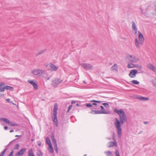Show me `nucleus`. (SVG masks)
<instances>
[{
  "mask_svg": "<svg viewBox=\"0 0 156 156\" xmlns=\"http://www.w3.org/2000/svg\"><path fill=\"white\" fill-rule=\"evenodd\" d=\"M106 139H108V140H109L111 139V138H108V137H107V138H106Z\"/></svg>",
  "mask_w": 156,
  "mask_h": 156,
  "instance_id": "6e6d98bb",
  "label": "nucleus"
},
{
  "mask_svg": "<svg viewBox=\"0 0 156 156\" xmlns=\"http://www.w3.org/2000/svg\"><path fill=\"white\" fill-rule=\"evenodd\" d=\"M135 65L133 63H129L128 64L127 67L128 68H135Z\"/></svg>",
  "mask_w": 156,
  "mask_h": 156,
  "instance_id": "5701e85b",
  "label": "nucleus"
},
{
  "mask_svg": "<svg viewBox=\"0 0 156 156\" xmlns=\"http://www.w3.org/2000/svg\"><path fill=\"white\" fill-rule=\"evenodd\" d=\"M76 103V101H72L71 102V103L72 104H74Z\"/></svg>",
  "mask_w": 156,
  "mask_h": 156,
  "instance_id": "603ef678",
  "label": "nucleus"
},
{
  "mask_svg": "<svg viewBox=\"0 0 156 156\" xmlns=\"http://www.w3.org/2000/svg\"><path fill=\"white\" fill-rule=\"evenodd\" d=\"M6 101L8 102H10V99L8 98L6 99Z\"/></svg>",
  "mask_w": 156,
  "mask_h": 156,
  "instance_id": "5fc2aeb1",
  "label": "nucleus"
},
{
  "mask_svg": "<svg viewBox=\"0 0 156 156\" xmlns=\"http://www.w3.org/2000/svg\"><path fill=\"white\" fill-rule=\"evenodd\" d=\"M149 123V122L148 121H145L144 122V123L145 124H148Z\"/></svg>",
  "mask_w": 156,
  "mask_h": 156,
  "instance_id": "09e8293b",
  "label": "nucleus"
},
{
  "mask_svg": "<svg viewBox=\"0 0 156 156\" xmlns=\"http://www.w3.org/2000/svg\"><path fill=\"white\" fill-rule=\"evenodd\" d=\"M139 42L138 41L137 39L136 38L135 40V45L137 48L140 47V44L143 45L144 41V38L142 34L140 31H138Z\"/></svg>",
  "mask_w": 156,
  "mask_h": 156,
  "instance_id": "f03ea898",
  "label": "nucleus"
},
{
  "mask_svg": "<svg viewBox=\"0 0 156 156\" xmlns=\"http://www.w3.org/2000/svg\"><path fill=\"white\" fill-rule=\"evenodd\" d=\"M85 105L87 107L90 108L91 109L93 108H92V105L91 104H90V103L87 104Z\"/></svg>",
  "mask_w": 156,
  "mask_h": 156,
  "instance_id": "72a5a7b5",
  "label": "nucleus"
},
{
  "mask_svg": "<svg viewBox=\"0 0 156 156\" xmlns=\"http://www.w3.org/2000/svg\"><path fill=\"white\" fill-rule=\"evenodd\" d=\"M80 65L87 70H91L92 68V65L90 64L83 63Z\"/></svg>",
  "mask_w": 156,
  "mask_h": 156,
  "instance_id": "0eeeda50",
  "label": "nucleus"
},
{
  "mask_svg": "<svg viewBox=\"0 0 156 156\" xmlns=\"http://www.w3.org/2000/svg\"><path fill=\"white\" fill-rule=\"evenodd\" d=\"M140 12L141 13H142V14H143V9H141V8H140Z\"/></svg>",
  "mask_w": 156,
  "mask_h": 156,
  "instance_id": "3c124183",
  "label": "nucleus"
},
{
  "mask_svg": "<svg viewBox=\"0 0 156 156\" xmlns=\"http://www.w3.org/2000/svg\"><path fill=\"white\" fill-rule=\"evenodd\" d=\"M45 49H44L39 51L36 55V56H37L39 55L43 54L45 51Z\"/></svg>",
  "mask_w": 156,
  "mask_h": 156,
  "instance_id": "bb28decb",
  "label": "nucleus"
},
{
  "mask_svg": "<svg viewBox=\"0 0 156 156\" xmlns=\"http://www.w3.org/2000/svg\"><path fill=\"white\" fill-rule=\"evenodd\" d=\"M111 69L112 70H115L118 71L117 65L116 63L112 67Z\"/></svg>",
  "mask_w": 156,
  "mask_h": 156,
  "instance_id": "aec40b11",
  "label": "nucleus"
},
{
  "mask_svg": "<svg viewBox=\"0 0 156 156\" xmlns=\"http://www.w3.org/2000/svg\"><path fill=\"white\" fill-rule=\"evenodd\" d=\"M38 143V145L39 146H41V143L40 141H39L37 142Z\"/></svg>",
  "mask_w": 156,
  "mask_h": 156,
  "instance_id": "c03bdc74",
  "label": "nucleus"
},
{
  "mask_svg": "<svg viewBox=\"0 0 156 156\" xmlns=\"http://www.w3.org/2000/svg\"><path fill=\"white\" fill-rule=\"evenodd\" d=\"M136 98L140 101H147L149 100L148 98L140 96H137Z\"/></svg>",
  "mask_w": 156,
  "mask_h": 156,
  "instance_id": "dca6fc26",
  "label": "nucleus"
},
{
  "mask_svg": "<svg viewBox=\"0 0 156 156\" xmlns=\"http://www.w3.org/2000/svg\"><path fill=\"white\" fill-rule=\"evenodd\" d=\"M4 122L8 124H10V121L8 119L5 118H0V123L4 126Z\"/></svg>",
  "mask_w": 156,
  "mask_h": 156,
  "instance_id": "9b49d317",
  "label": "nucleus"
},
{
  "mask_svg": "<svg viewBox=\"0 0 156 156\" xmlns=\"http://www.w3.org/2000/svg\"><path fill=\"white\" fill-rule=\"evenodd\" d=\"M46 143L48 145V146L50 145L51 144L50 139L47 137L46 138Z\"/></svg>",
  "mask_w": 156,
  "mask_h": 156,
  "instance_id": "4be33fe9",
  "label": "nucleus"
},
{
  "mask_svg": "<svg viewBox=\"0 0 156 156\" xmlns=\"http://www.w3.org/2000/svg\"><path fill=\"white\" fill-rule=\"evenodd\" d=\"M51 139L53 142V143H56V141L55 139L54 136L53 134H52L51 136Z\"/></svg>",
  "mask_w": 156,
  "mask_h": 156,
  "instance_id": "c756f323",
  "label": "nucleus"
},
{
  "mask_svg": "<svg viewBox=\"0 0 156 156\" xmlns=\"http://www.w3.org/2000/svg\"><path fill=\"white\" fill-rule=\"evenodd\" d=\"M53 144L54 148H58V146H57V143H53Z\"/></svg>",
  "mask_w": 156,
  "mask_h": 156,
  "instance_id": "79ce46f5",
  "label": "nucleus"
},
{
  "mask_svg": "<svg viewBox=\"0 0 156 156\" xmlns=\"http://www.w3.org/2000/svg\"><path fill=\"white\" fill-rule=\"evenodd\" d=\"M56 153H58V147L57 148H55Z\"/></svg>",
  "mask_w": 156,
  "mask_h": 156,
  "instance_id": "a18cd8bd",
  "label": "nucleus"
},
{
  "mask_svg": "<svg viewBox=\"0 0 156 156\" xmlns=\"http://www.w3.org/2000/svg\"><path fill=\"white\" fill-rule=\"evenodd\" d=\"M90 101L91 102H97V103H100L101 102V101H96V100H93Z\"/></svg>",
  "mask_w": 156,
  "mask_h": 156,
  "instance_id": "e433bc0d",
  "label": "nucleus"
},
{
  "mask_svg": "<svg viewBox=\"0 0 156 156\" xmlns=\"http://www.w3.org/2000/svg\"><path fill=\"white\" fill-rule=\"evenodd\" d=\"M34 139H32L31 140V141H34Z\"/></svg>",
  "mask_w": 156,
  "mask_h": 156,
  "instance_id": "052dcab7",
  "label": "nucleus"
},
{
  "mask_svg": "<svg viewBox=\"0 0 156 156\" xmlns=\"http://www.w3.org/2000/svg\"><path fill=\"white\" fill-rule=\"evenodd\" d=\"M19 124L17 123H13L12 122H10V126H18Z\"/></svg>",
  "mask_w": 156,
  "mask_h": 156,
  "instance_id": "c9c22d12",
  "label": "nucleus"
},
{
  "mask_svg": "<svg viewBox=\"0 0 156 156\" xmlns=\"http://www.w3.org/2000/svg\"><path fill=\"white\" fill-rule=\"evenodd\" d=\"M10 103H12L13 105H15V106H16V107L17 108H18V105H16V104H14V103H12V102H11V101H10Z\"/></svg>",
  "mask_w": 156,
  "mask_h": 156,
  "instance_id": "37998d69",
  "label": "nucleus"
},
{
  "mask_svg": "<svg viewBox=\"0 0 156 156\" xmlns=\"http://www.w3.org/2000/svg\"><path fill=\"white\" fill-rule=\"evenodd\" d=\"M135 68H137L141 70L142 69V67L140 65H135Z\"/></svg>",
  "mask_w": 156,
  "mask_h": 156,
  "instance_id": "7c9ffc66",
  "label": "nucleus"
},
{
  "mask_svg": "<svg viewBox=\"0 0 156 156\" xmlns=\"http://www.w3.org/2000/svg\"><path fill=\"white\" fill-rule=\"evenodd\" d=\"M114 111L119 115L120 121L117 118H115V124L116 127L118 137L120 138L122 136V131L121 125H122L124 122H127V119L125 112L122 109L119 110L115 108L114 109Z\"/></svg>",
  "mask_w": 156,
  "mask_h": 156,
  "instance_id": "f257e3e1",
  "label": "nucleus"
},
{
  "mask_svg": "<svg viewBox=\"0 0 156 156\" xmlns=\"http://www.w3.org/2000/svg\"><path fill=\"white\" fill-rule=\"evenodd\" d=\"M53 113H57V105L55 104L54 106V108L53 110Z\"/></svg>",
  "mask_w": 156,
  "mask_h": 156,
  "instance_id": "c85d7f7f",
  "label": "nucleus"
},
{
  "mask_svg": "<svg viewBox=\"0 0 156 156\" xmlns=\"http://www.w3.org/2000/svg\"><path fill=\"white\" fill-rule=\"evenodd\" d=\"M72 105H70L69 106L68 108V111H67V112H68L69 111L71 110V109L72 108Z\"/></svg>",
  "mask_w": 156,
  "mask_h": 156,
  "instance_id": "a19ab883",
  "label": "nucleus"
},
{
  "mask_svg": "<svg viewBox=\"0 0 156 156\" xmlns=\"http://www.w3.org/2000/svg\"><path fill=\"white\" fill-rule=\"evenodd\" d=\"M49 147L48 148L49 151L51 153H53L54 151V150L52 147V145L49 146Z\"/></svg>",
  "mask_w": 156,
  "mask_h": 156,
  "instance_id": "393cba45",
  "label": "nucleus"
},
{
  "mask_svg": "<svg viewBox=\"0 0 156 156\" xmlns=\"http://www.w3.org/2000/svg\"><path fill=\"white\" fill-rule=\"evenodd\" d=\"M132 28L134 30L135 34H136L137 33V29L136 24L134 21L132 22Z\"/></svg>",
  "mask_w": 156,
  "mask_h": 156,
  "instance_id": "f3484780",
  "label": "nucleus"
},
{
  "mask_svg": "<svg viewBox=\"0 0 156 156\" xmlns=\"http://www.w3.org/2000/svg\"><path fill=\"white\" fill-rule=\"evenodd\" d=\"M38 156H43L42 152L40 151H38L37 154Z\"/></svg>",
  "mask_w": 156,
  "mask_h": 156,
  "instance_id": "2f4dec72",
  "label": "nucleus"
},
{
  "mask_svg": "<svg viewBox=\"0 0 156 156\" xmlns=\"http://www.w3.org/2000/svg\"><path fill=\"white\" fill-rule=\"evenodd\" d=\"M142 132H142V131H141L139 133V134H141L142 133Z\"/></svg>",
  "mask_w": 156,
  "mask_h": 156,
  "instance_id": "13d9d810",
  "label": "nucleus"
},
{
  "mask_svg": "<svg viewBox=\"0 0 156 156\" xmlns=\"http://www.w3.org/2000/svg\"><path fill=\"white\" fill-rule=\"evenodd\" d=\"M13 151H12L11 152H10V156H13Z\"/></svg>",
  "mask_w": 156,
  "mask_h": 156,
  "instance_id": "de8ad7c7",
  "label": "nucleus"
},
{
  "mask_svg": "<svg viewBox=\"0 0 156 156\" xmlns=\"http://www.w3.org/2000/svg\"><path fill=\"white\" fill-rule=\"evenodd\" d=\"M131 83L133 84H139L140 82L138 81L137 80H133L131 81Z\"/></svg>",
  "mask_w": 156,
  "mask_h": 156,
  "instance_id": "b1692460",
  "label": "nucleus"
},
{
  "mask_svg": "<svg viewBox=\"0 0 156 156\" xmlns=\"http://www.w3.org/2000/svg\"><path fill=\"white\" fill-rule=\"evenodd\" d=\"M115 142H113V141L109 142L108 143L109 144V145L108 147H110L116 146L117 145V144L116 141Z\"/></svg>",
  "mask_w": 156,
  "mask_h": 156,
  "instance_id": "a211bd4d",
  "label": "nucleus"
},
{
  "mask_svg": "<svg viewBox=\"0 0 156 156\" xmlns=\"http://www.w3.org/2000/svg\"><path fill=\"white\" fill-rule=\"evenodd\" d=\"M9 156H10V154H9Z\"/></svg>",
  "mask_w": 156,
  "mask_h": 156,
  "instance_id": "774afa93",
  "label": "nucleus"
},
{
  "mask_svg": "<svg viewBox=\"0 0 156 156\" xmlns=\"http://www.w3.org/2000/svg\"><path fill=\"white\" fill-rule=\"evenodd\" d=\"M100 107L101 109V114H109L110 113L108 111H107L105 110V108L102 106H101Z\"/></svg>",
  "mask_w": 156,
  "mask_h": 156,
  "instance_id": "4468645a",
  "label": "nucleus"
},
{
  "mask_svg": "<svg viewBox=\"0 0 156 156\" xmlns=\"http://www.w3.org/2000/svg\"><path fill=\"white\" fill-rule=\"evenodd\" d=\"M92 105H97V104L96 103H92Z\"/></svg>",
  "mask_w": 156,
  "mask_h": 156,
  "instance_id": "864d4df0",
  "label": "nucleus"
},
{
  "mask_svg": "<svg viewBox=\"0 0 156 156\" xmlns=\"http://www.w3.org/2000/svg\"><path fill=\"white\" fill-rule=\"evenodd\" d=\"M18 136V135H16L15 136L16 137H17V136Z\"/></svg>",
  "mask_w": 156,
  "mask_h": 156,
  "instance_id": "680f3d73",
  "label": "nucleus"
},
{
  "mask_svg": "<svg viewBox=\"0 0 156 156\" xmlns=\"http://www.w3.org/2000/svg\"><path fill=\"white\" fill-rule=\"evenodd\" d=\"M26 149L25 148L22 149L19 152L16 154V156H21L26 151Z\"/></svg>",
  "mask_w": 156,
  "mask_h": 156,
  "instance_id": "ddd939ff",
  "label": "nucleus"
},
{
  "mask_svg": "<svg viewBox=\"0 0 156 156\" xmlns=\"http://www.w3.org/2000/svg\"><path fill=\"white\" fill-rule=\"evenodd\" d=\"M32 72L34 75L40 77L43 76V74L45 73V71L42 69H37L33 70Z\"/></svg>",
  "mask_w": 156,
  "mask_h": 156,
  "instance_id": "7ed1b4c3",
  "label": "nucleus"
},
{
  "mask_svg": "<svg viewBox=\"0 0 156 156\" xmlns=\"http://www.w3.org/2000/svg\"><path fill=\"white\" fill-rule=\"evenodd\" d=\"M102 105H104V106L107 108H109V105L108 103H103Z\"/></svg>",
  "mask_w": 156,
  "mask_h": 156,
  "instance_id": "f704fd0d",
  "label": "nucleus"
},
{
  "mask_svg": "<svg viewBox=\"0 0 156 156\" xmlns=\"http://www.w3.org/2000/svg\"><path fill=\"white\" fill-rule=\"evenodd\" d=\"M76 105L77 106H79V104L78 103H77L76 104Z\"/></svg>",
  "mask_w": 156,
  "mask_h": 156,
  "instance_id": "bf43d9fd",
  "label": "nucleus"
},
{
  "mask_svg": "<svg viewBox=\"0 0 156 156\" xmlns=\"http://www.w3.org/2000/svg\"><path fill=\"white\" fill-rule=\"evenodd\" d=\"M153 85L156 88V78L151 81Z\"/></svg>",
  "mask_w": 156,
  "mask_h": 156,
  "instance_id": "412c9836",
  "label": "nucleus"
},
{
  "mask_svg": "<svg viewBox=\"0 0 156 156\" xmlns=\"http://www.w3.org/2000/svg\"><path fill=\"white\" fill-rule=\"evenodd\" d=\"M28 82L33 85L34 88L35 89H37L38 88V85L37 84L34 82L30 80H28Z\"/></svg>",
  "mask_w": 156,
  "mask_h": 156,
  "instance_id": "2eb2a0df",
  "label": "nucleus"
},
{
  "mask_svg": "<svg viewBox=\"0 0 156 156\" xmlns=\"http://www.w3.org/2000/svg\"><path fill=\"white\" fill-rule=\"evenodd\" d=\"M10 144V143H9L8 144V146H9V145Z\"/></svg>",
  "mask_w": 156,
  "mask_h": 156,
  "instance_id": "0e129e2a",
  "label": "nucleus"
},
{
  "mask_svg": "<svg viewBox=\"0 0 156 156\" xmlns=\"http://www.w3.org/2000/svg\"><path fill=\"white\" fill-rule=\"evenodd\" d=\"M113 140L115 141H116V138H115V134L114 133H113Z\"/></svg>",
  "mask_w": 156,
  "mask_h": 156,
  "instance_id": "58836bf2",
  "label": "nucleus"
},
{
  "mask_svg": "<svg viewBox=\"0 0 156 156\" xmlns=\"http://www.w3.org/2000/svg\"><path fill=\"white\" fill-rule=\"evenodd\" d=\"M138 73V71L136 69H133L130 71L129 75L130 77L132 78H134L136 76V75Z\"/></svg>",
  "mask_w": 156,
  "mask_h": 156,
  "instance_id": "1a4fd4ad",
  "label": "nucleus"
},
{
  "mask_svg": "<svg viewBox=\"0 0 156 156\" xmlns=\"http://www.w3.org/2000/svg\"><path fill=\"white\" fill-rule=\"evenodd\" d=\"M147 67L154 72L156 75V68L151 63L148 64L147 66Z\"/></svg>",
  "mask_w": 156,
  "mask_h": 156,
  "instance_id": "6e6552de",
  "label": "nucleus"
},
{
  "mask_svg": "<svg viewBox=\"0 0 156 156\" xmlns=\"http://www.w3.org/2000/svg\"><path fill=\"white\" fill-rule=\"evenodd\" d=\"M50 67L51 68L49 69L50 71H55L58 69V66H56L52 63H50Z\"/></svg>",
  "mask_w": 156,
  "mask_h": 156,
  "instance_id": "f8f14e48",
  "label": "nucleus"
},
{
  "mask_svg": "<svg viewBox=\"0 0 156 156\" xmlns=\"http://www.w3.org/2000/svg\"><path fill=\"white\" fill-rule=\"evenodd\" d=\"M16 80H18V79L17 78H16Z\"/></svg>",
  "mask_w": 156,
  "mask_h": 156,
  "instance_id": "338daca9",
  "label": "nucleus"
},
{
  "mask_svg": "<svg viewBox=\"0 0 156 156\" xmlns=\"http://www.w3.org/2000/svg\"><path fill=\"white\" fill-rule=\"evenodd\" d=\"M19 144H17L14 147V149H15L18 150L19 149Z\"/></svg>",
  "mask_w": 156,
  "mask_h": 156,
  "instance_id": "4c0bfd02",
  "label": "nucleus"
},
{
  "mask_svg": "<svg viewBox=\"0 0 156 156\" xmlns=\"http://www.w3.org/2000/svg\"><path fill=\"white\" fill-rule=\"evenodd\" d=\"M63 81V80H61L58 78H55L52 81V86L54 88L57 87L58 85L60 84Z\"/></svg>",
  "mask_w": 156,
  "mask_h": 156,
  "instance_id": "39448f33",
  "label": "nucleus"
},
{
  "mask_svg": "<svg viewBox=\"0 0 156 156\" xmlns=\"http://www.w3.org/2000/svg\"><path fill=\"white\" fill-rule=\"evenodd\" d=\"M4 128L5 130H7L8 129V127L7 126H5L4 127Z\"/></svg>",
  "mask_w": 156,
  "mask_h": 156,
  "instance_id": "49530a36",
  "label": "nucleus"
},
{
  "mask_svg": "<svg viewBox=\"0 0 156 156\" xmlns=\"http://www.w3.org/2000/svg\"><path fill=\"white\" fill-rule=\"evenodd\" d=\"M57 113H53V116L51 117V118L53 122L55 124L56 127L58 126V121L57 117Z\"/></svg>",
  "mask_w": 156,
  "mask_h": 156,
  "instance_id": "9d476101",
  "label": "nucleus"
},
{
  "mask_svg": "<svg viewBox=\"0 0 156 156\" xmlns=\"http://www.w3.org/2000/svg\"><path fill=\"white\" fill-rule=\"evenodd\" d=\"M100 110H92L90 113L93 114H101Z\"/></svg>",
  "mask_w": 156,
  "mask_h": 156,
  "instance_id": "6ab92c4d",
  "label": "nucleus"
},
{
  "mask_svg": "<svg viewBox=\"0 0 156 156\" xmlns=\"http://www.w3.org/2000/svg\"><path fill=\"white\" fill-rule=\"evenodd\" d=\"M14 90V88L12 87H10V91H13Z\"/></svg>",
  "mask_w": 156,
  "mask_h": 156,
  "instance_id": "8fccbe9b",
  "label": "nucleus"
},
{
  "mask_svg": "<svg viewBox=\"0 0 156 156\" xmlns=\"http://www.w3.org/2000/svg\"><path fill=\"white\" fill-rule=\"evenodd\" d=\"M9 89H10L9 86H5L4 83L0 82V91H5L6 89L8 90Z\"/></svg>",
  "mask_w": 156,
  "mask_h": 156,
  "instance_id": "423d86ee",
  "label": "nucleus"
},
{
  "mask_svg": "<svg viewBox=\"0 0 156 156\" xmlns=\"http://www.w3.org/2000/svg\"><path fill=\"white\" fill-rule=\"evenodd\" d=\"M105 153L106 154V156H110L112 155V152L110 151H105Z\"/></svg>",
  "mask_w": 156,
  "mask_h": 156,
  "instance_id": "a878e982",
  "label": "nucleus"
},
{
  "mask_svg": "<svg viewBox=\"0 0 156 156\" xmlns=\"http://www.w3.org/2000/svg\"><path fill=\"white\" fill-rule=\"evenodd\" d=\"M115 154L116 156H120L119 152L118 150H116V151Z\"/></svg>",
  "mask_w": 156,
  "mask_h": 156,
  "instance_id": "ea45409f",
  "label": "nucleus"
},
{
  "mask_svg": "<svg viewBox=\"0 0 156 156\" xmlns=\"http://www.w3.org/2000/svg\"><path fill=\"white\" fill-rule=\"evenodd\" d=\"M7 149V148H6L2 152H1L0 154V156H3Z\"/></svg>",
  "mask_w": 156,
  "mask_h": 156,
  "instance_id": "473e14b6",
  "label": "nucleus"
},
{
  "mask_svg": "<svg viewBox=\"0 0 156 156\" xmlns=\"http://www.w3.org/2000/svg\"><path fill=\"white\" fill-rule=\"evenodd\" d=\"M84 156H87V154H85V155H84Z\"/></svg>",
  "mask_w": 156,
  "mask_h": 156,
  "instance_id": "69168bd1",
  "label": "nucleus"
},
{
  "mask_svg": "<svg viewBox=\"0 0 156 156\" xmlns=\"http://www.w3.org/2000/svg\"><path fill=\"white\" fill-rule=\"evenodd\" d=\"M126 58L130 62L133 63L136 62L140 60L139 58L134 55L133 56L130 55H128L126 57Z\"/></svg>",
  "mask_w": 156,
  "mask_h": 156,
  "instance_id": "20e7f679",
  "label": "nucleus"
},
{
  "mask_svg": "<svg viewBox=\"0 0 156 156\" xmlns=\"http://www.w3.org/2000/svg\"><path fill=\"white\" fill-rule=\"evenodd\" d=\"M28 156H34L32 149H30L29 150L28 152Z\"/></svg>",
  "mask_w": 156,
  "mask_h": 156,
  "instance_id": "cd10ccee",
  "label": "nucleus"
},
{
  "mask_svg": "<svg viewBox=\"0 0 156 156\" xmlns=\"http://www.w3.org/2000/svg\"><path fill=\"white\" fill-rule=\"evenodd\" d=\"M13 132V129L10 130V132Z\"/></svg>",
  "mask_w": 156,
  "mask_h": 156,
  "instance_id": "4d7b16f0",
  "label": "nucleus"
},
{
  "mask_svg": "<svg viewBox=\"0 0 156 156\" xmlns=\"http://www.w3.org/2000/svg\"><path fill=\"white\" fill-rule=\"evenodd\" d=\"M83 83H86V82H85V81H83Z\"/></svg>",
  "mask_w": 156,
  "mask_h": 156,
  "instance_id": "e2e57ef3",
  "label": "nucleus"
}]
</instances>
